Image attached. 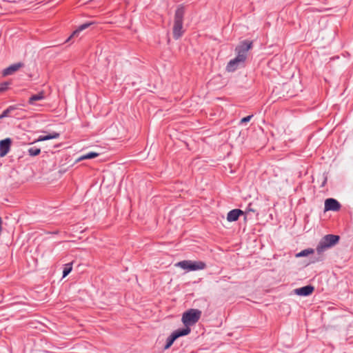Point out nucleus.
<instances>
[{
	"label": "nucleus",
	"instance_id": "obj_15",
	"mask_svg": "<svg viewBox=\"0 0 353 353\" xmlns=\"http://www.w3.org/2000/svg\"><path fill=\"white\" fill-rule=\"evenodd\" d=\"M59 136H60L59 133L54 132L48 135L39 136V138L37 139V141H47V140H50V139H57L59 137Z\"/></svg>",
	"mask_w": 353,
	"mask_h": 353
},
{
	"label": "nucleus",
	"instance_id": "obj_12",
	"mask_svg": "<svg viewBox=\"0 0 353 353\" xmlns=\"http://www.w3.org/2000/svg\"><path fill=\"white\" fill-rule=\"evenodd\" d=\"M92 24H93V22H88L85 23L83 24H81L79 26V28L74 30L72 34L68 38L65 42H68L72 37L78 36L79 32L86 28H88L89 26H90Z\"/></svg>",
	"mask_w": 353,
	"mask_h": 353
},
{
	"label": "nucleus",
	"instance_id": "obj_19",
	"mask_svg": "<svg viewBox=\"0 0 353 353\" xmlns=\"http://www.w3.org/2000/svg\"><path fill=\"white\" fill-rule=\"evenodd\" d=\"M72 271V263H68L65 265L63 270V277L68 276Z\"/></svg>",
	"mask_w": 353,
	"mask_h": 353
},
{
	"label": "nucleus",
	"instance_id": "obj_10",
	"mask_svg": "<svg viewBox=\"0 0 353 353\" xmlns=\"http://www.w3.org/2000/svg\"><path fill=\"white\" fill-rule=\"evenodd\" d=\"M23 66V63H21V62L14 63V64L10 65L9 67L5 68L3 70V72H2L3 76L5 77V76L12 74L14 72L19 70Z\"/></svg>",
	"mask_w": 353,
	"mask_h": 353
},
{
	"label": "nucleus",
	"instance_id": "obj_23",
	"mask_svg": "<svg viewBox=\"0 0 353 353\" xmlns=\"http://www.w3.org/2000/svg\"><path fill=\"white\" fill-rule=\"evenodd\" d=\"M326 181H327V179L325 178V179H324V181H323V183H322L321 186H324V185H325V183H326Z\"/></svg>",
	"mask_w": 353,
	"mask_h": 353
},
{
	"label": "nucleus",
	"instance_id": "obj_20",
	"mask_svg": "<svg viewBox=\"0 0 353 353\" xmlns=\"http://www.w3.org/2000/svg\"><path fill=\"white\" fill-rule=\"evenodd\" d=\"M9 84L10 83L8 82H3V83H0V92H3L7 90Z\"/></svg>",
	"mask_w": 353,
	"mask_h": 353
},
{
	"label": "nucleus",
	"instance_id": "obj_11",
	"mask_svg": "<svg viewBox=\"0 0 353 353\" xmlns=\"http://www.w3.org/2000/svg\"><path fill=\"white\" fill-rule=\"evenodd\" d=\"M243 214V211L240 209L232 210L228 213L227 220L229 222L236 221L239 219V216Z\"/></svg>",
	"mask_w": 353,
	"mask_h": 353
},
{
	"label": "nucleus",
	"instance_id": "obj_7",
	"mask_svg": "<svg viewBox=\"0 0 353 353\" xmlns=\"http://www.w3.org/2000/svg\"><path fill=\"white\" fill-rule=\"evenodd\" d=\"M341 208L340 203L335 199L329 198L325 201L324 210L337 212Z\"/></svg>",
	"mask_w": 353,
	"mask_h": 353
},
{
	"label": "nucleus",
	"instance_id": "obj_17",
	"mask_svg": "<svg viewBox=\"0 0 353 353\" xmlns=\"http://www.w3.org/2000/svg\"><path fill=\"white\" fill-rule=\"evenodd\" d=\"M314 252V250L312 248L305 249V250H303L301 252L297 253L296 254V257L306 256L310 254H313Z\"/></svg>",
	"mask_w": 353,
	"mask_h": 353
},
{
	"label": "nucleus",
	"instance_id": "obj_8",
	"mask_svg": "<svg viewBox=\"0 0 353 353\" xmlns=\"http://www.w3.org/2000/svg\"><path fill=\"white\" fill-rule=\"evenodd\" d=\"M12 144V140L10 138H6L3 140L0 141V157H5L10 151V146Z\"/></svg>",
	"mask_w": 353,
	"mask_h": 353
},
{
	"label": "nucleus",
	"instance_id": "obj_22",
	"mask_svg": "<svg viewBox=\"0 0 353 353\" xmlns=\"http://www.w3.org/2000/svg\"><path fill=\"white\" fill-rule=\"evenodd\" d=\"M323 257L322 256H320L318 259H316V260H313L312 262H315V261H323Z\"/></svg>",
	"mask_w": 353,
	"mask_h": 353
},
{
	"label": "nucleus",
	"instance_id": "obj_14",
	"mask_svg": "<svg viewBox=\"0 0 353 353\" xmlns=\"http://www.w3.org/2000/svg\"><path fill=\"white\" fill-rule=\"evenodd\" d=\"M45 98V95L43 92H40L37 94L32 95L28 100V103L30 105H34L35 101L43 100Z\"/></svg>",
	"mask_w": 353,
	"mask_h": 353
},
{
	"label": "nucleus",
	"instance_id": "obj_18",
	"mask_svg": "<svg viewBox=\"0 0 353 353\" xmlns=\"http://www.w3.org/2000/svg\"><path fill=\"white\" fill-rule=\"evenodd\" d=\"M28 154L31 157H35L39 155L41 153V150L37 147L30 148L28 150Z\"/></svg>",
	"mask_w": 353,
	"mask_h": 353
},
{
	"label": "nucleus",
	"instance_id": "obj_4",
	"mask_svg": "<svg viewBox=\"0 0 353 353\" xmlns=\"http://www.w3.org/2000/svg\"><path fill=\"white\" fill-rule=\"evenodd\" d=\"M201 316V311L197 309H190L183 314L182 322L185 327L194 325L199 321Z\"/></svg>",
	"mask_w": 353,
	"mask_h": 353
},
{
	"label": "nucleus",
	"instance_id": "obj_2",
	"mask_svg": "<svg viewBox=\"0 0 353 353\" xmlns=\"http://www.w3.org/2000/svg\"><path fill=\"white\" fill-rule=\"evenodd\" d=\"M185 14V8L183 6H179L174 13V20L173 26V37L175 39L181 38L184 32L183 29V17Z\"/></svg>",
	"mask_w": 353,
	"mask_h": 353
},
{
	"label": "nucleus",
	"instance_id": "obj_16",
	"mask_svg": "<svg viewBox=\"0 0 353 353\" xmlns=\"http://www.w3.org/2000/svg\"><path fill=\"white\" fill-rule=\"evenodd\" d=\"M99 155V153L95 152H90L86 154L81 156L77 161H80L85 159H91L97 157Z\"/></svg>",
	"mask_w": 353,
	"mask_h": 353
},
{
	"label": "nucleus",
	"instance_id": "obj_6",
	"mask_svg": "<svg viewBox=\"0 0 353 353\" xmlns=\"http://www.w3.org/2000/svg\"><path fill=\"white\" fill-rule=\"evenodd\" d=\"M191 332L190 327H184L178 329L174 331L171 335L167 339L166 344L164 346V350L169 349L173 343L179 337L186 336Z\"/></svg>",
	"mask_w": 353,
	"mask_h": 353
},
{
	"label": "nucleus",
	"instance_id": "obj_21",
	"mask_svg": "<svg viewBox=\"0 0 353 353\" xmlns=\"http://www.w3.org/2000/svg\"><path fill=\"white\" fill-rule=\"evenodd\" d=\"M253 117V115H249V116H247L245 117H243L241 120V124H243V123H245L248 121H250L251 118Z\"/></svg>",
	"mask_w": 353,
	"mask_h": 353
},
{
	"label": "nucleus",
	"instance_id": "obj_13",
	"mask_svg": "<svg viewBox=\"0 0 353 353\" xmlns=\"http://www.w3.org/2000/svg\"><path fill=\"white\" fill-rule=\"evenodd\" d=\"M17 109L18 106L17 105H10L2 112L1 114H0V119H3L6 117H12V112Z\"/></svg>",
	"mask_w": 353,
	"mask_h": 353
},
{
	"label": "nucleus",
	"instance_id": "obj_1",
	"mask_svg": "<svg viewBox=\"0 0 353 353\" xmlns=\"http://www.w3.org/2000/svg\"><path fill=\"white\" fill-rule=\"evenodd\" d=\"M252 48V41L249 40H243L236 47L235 52L236 57L230 60L227 66L228 72H234L245 61L249 50Z\"/></svg>",
	"mask_w": 353,
	"mask_h": 353
},
{
	"label": "nucleus",
	"instance_id": "obj_9",
	"mask_svg": "<svg viewBox=\"0 0 353 353\" xmlns=\"http://www.w3.org/2000/svg\"><path fill=\"white\" fill-rule=\"evenodd\" d=\"M314 290V287L311 285H307L302 288H296L294 290L296 294L303 296L310 295Z\"/></svg>",
	"mask_w": 353,
	"mask_h": 353
},
{
	"label": "nucleus",
	"instance_id": "obj_5",
	"mask_svg": "<svg viewBox=\"0 0 353 353\" xmlns=\"http://www.w3.org/2000/svg\"><path fill=\"white\" fill-rule=\"evenodd\" d=\"M176 265L183 270H188L189 271L203 270L206 267V264L203 261H192L188 260L180 261L176 264Z\"/></svg>",
	"mask_w": 353,
	"mask_h": 353
},
{
	"label": "nucleus",
	"instance_id": "obj_3",
	"mask_svg": "<svg viewBox=\"0 0 353 353\" xmlns=\"http://www.w3.org/2000/svg\"><path fill=\"white\" fill-rule=\"evenodd\" d=\"M340 236L334 234L324 236L316 246V250L319 255H321L327 249L334 246L339 241Z\"/></svg>",
	"mask_w": 353,
	"mask_h": 353
}]
</instances>
